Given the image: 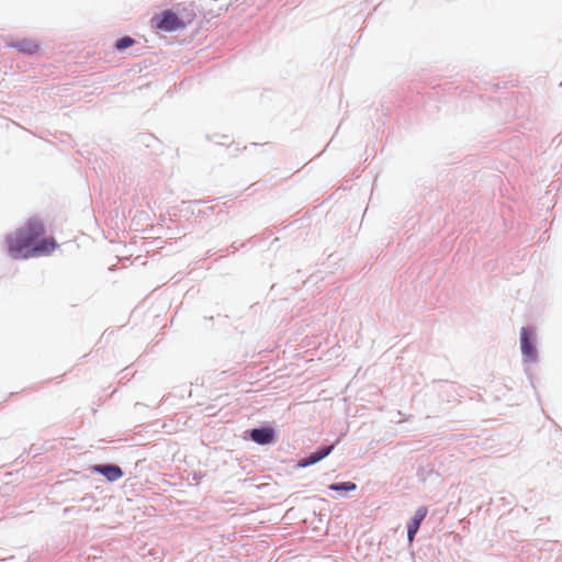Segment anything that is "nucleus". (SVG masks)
Listing matches in <instances>:
<instances>
[{"label":"nucleus","mask_w":562,"mask_h":562,"mask_svg":"<svg viewBox=\"0 0 562 562\" xmlns=\"http://www.w3.org/2000/svg\"><path fill=\"white\" fill-rule=\"evenodd\" d=\"M134 43H135V41L132 37L124 36L116 41L115 48L119 50H123L125 48L131 47Z\"/></svg>","instance_id":"9d476101"},{"label":"nucleus","mask_w":562,"mask_h":562,"mask_svg":"<svg viewBox=\"0 0 562 562\" xmlns=\"http://www.w3.org/2000/svg\"><path fill=\"white\" fill-rule=\"evenodd\" d=\"M93 471L104 475L109 481L114 482L123 476V471L117 465L99 464L93 467Z\"/></svg>","instance_id":"423d86ee"},{"label":"nucleus","mask_w":562,"mask_h":562,"mask_svg":"<svg viewBox=\"0 0 562 562\" xmlns=\"http://www.w3.org/2000/svg\"><path fill=\"white\" fill-rule=\"evenodd\" d=\"M150 22L154 29L165 32H172L186 26V23L178 16V14L170 10L155 14Z\"/></svg>","instance_id":"f03ea898"},{"label":"nucleus","mask_w":562,"mask_h":562,"mask_svg":"<svg viewBox=\"0 0 562 562\" xmlns=\"http://www.w3.org/2000/svg\"><path fill=\"white\" fill-rule=\"evenodd\" d=\"M520 348L526 358L530 360L536 359V348L527 328H521L520 330Z\"/></svg>","instance_id":"39448f33"},{"label":"nucleus","mask_w":562,"mask_h":562,"mask_svg":"<svg viewBox=\"0 0 562 562\" xmlns=\"http://www.w3.org/2000/svg\"><path fill=\"white\" fill-rule=\"evenodd\" d=\"M427 514L428 509L425 506H420L416 509L413 518L407 525V537L409 542L413 541L415 535L417 533L420 527L422 521L426 518Z\"/></svg>","instance_id":"7ed1b4c3"},{"label":"nucleus","mask_w":562,"mask_h":562,"mask_svg":"<svg viewBox=\"0 0 562 562\" xmlns=\"http://www.w3.org/2000/svg\"><path fill=\"white\" fill-rule=\"evenodd\" d=\"M44 234L45 226L40 220H29L24 226L5 237L9 255L13 259H27L50 255L57 248V243L53 237L36 241Z\"/></svg>","instance_id":"f257e3e1"},{"label":"nucleus","mask_w":562,"mask_h":562,"mask_svg":"<svg viewBox=\"0 0 562 562\" xmlns=\"http://www.w3.org/2000/svg\"><path fill=\"white\" fill-rule=\"evenodd\" d=\"M329 488L333 491H344V492H350L356 490V484L352 482H344L339 484H330Z\"/></svg>","instance_id":"1a4fd4ad"},{"label":"nucleus","mask_w":562,"mask_h":562,"mask_svg":"<svg viewBox=\"0 0 562 562\" xmlns=\"http://www.w3.org/2000/svg\"><path fill=\"white\" fill-rule=\"evenodd\" d=\"M12 47L16 48L18 50L33 55L40 49V45L37 42L33 40H22L16 42L15 44H12Z\"/></svg>","instance_id":"6e6552de"},{"label":"nucleus","mask_w":562,"mask_h":562,"mask_svg":"<svg viewBox=\"0 0 562 562\" xmlns=\"http://www.w3.org/2000/svg\"><path fill=\"white\" fill-rule=\"evenodd\" d=\"M274 429L272 427L255 428L250 430V438L258 445H269L274 440Z\"/></svg>","instance_id":"20e7f679"},{"label":"nucleus","mask_w":562,"mask_h":562,"mask_svg":"<svg viewBox=\"0 0 562 562\" xmlns=\"http://www.w3.org/2000/svg\"><path fill=\"white\" fill-rule=\"evenodd\" d=\"M334 449V446H329V447H326V448H322L315 452H313L311 456H308L307 458L303 459L300 463L301 467H308V465H312L318 461H321L322 459H324L325 457H327L331 450Z\"/></svg>","instance_id":"0eeeda50"}]
</instances>
